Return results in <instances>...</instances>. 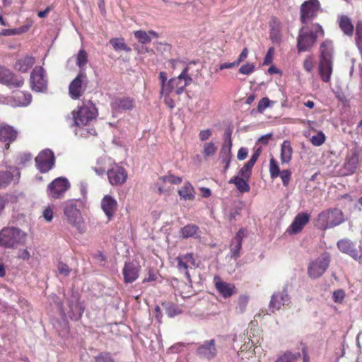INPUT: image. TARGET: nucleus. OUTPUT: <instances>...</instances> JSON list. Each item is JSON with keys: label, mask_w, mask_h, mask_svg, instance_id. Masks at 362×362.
<instances>
[{"label": "nucleus", "mask_w": 362, "mask_h": 362, "mask_svg": "<svg viewBox=\"0 0 362 362\" xmlns=\"http://www.w3.org/2000/svg\"><path fill=\"white\" fill-rule=\"evenodd\" d=\"M70 183L65 177H58L50 182L47 187V192L52 199H60L69 189Z\"/></svg>", "instance_id": "obj_12"}, {"label": "nucleus", "mask_w": 362, "mask_h": 362, "mask_svg": "<svg viewBox=\"0 0 362 362\" xmlns=\"http://www.w3.org/2000/svg\"><path fill=\"white\" fill-rule=\"evenodd\" d=\"M175 259L177 262L178 269H183L186 278L187 280L190 281V274L188 271V268L196 266L194 254L192 252H189L185 255H179Z\"/></svg>", "instance_id": "obj_21"}, {"label": "nucleus", "mask_w": 362, "mask_h": 362, "mask_svg": "<svg viewBox=\"0 0 362 362\" xmlns=\"http://www.w3.org/2000/svg\"><path fill=\"white\" fill-rule=\"evenodd\" d=\"M96 362H113L111 355L108 353H102L95 357Z\"/></svg>", "instance_id": "obj_56"}, {"label": "nucleus", "mask_w": 362, "mask_h": 362, "mask_svg": "<svg viewBox=\"0 0 362 362\" xmlns=\"http://www.w3.org/2000/svg\"><path fill=\"white\" fill-rule=\"evenodd\" d=\"M23 95L25 98L23 101H20V104L22 105H28L32 99V96L30 93H20L19 95L18 96V98H21V96Z\"/></svg>", "instance_id": "obj_63"}, {"label": "nucleus", "mask_w": 362, "mask_h": 362, "mask_svg": "<svg viewBox=\"0 0 362 362\" xmlns=\"http://www.w3.org/2000/svg\"><path fill=\"white\" fill-rule=\"evenodd\" d=\"M0 82L11 88L21 87L24 83V79L21 76H16L9 69L0 66Z\"/></svg>", "instance_id": "obj_18"}, {"label": "nucleus", "mask_w": 362, "mask_h": 362, "mask_svg": "<svg viewBox=\"0 0 362 362\" xmlns=\"http://www.w3.org/2000/svg\"><path fill=\"white\" fill-rule=\"evenodd\" d=\"M135 106L134 98L129 96L115 97L110 103L112 113L114 116L124 111L132 110Z\"/></svg>", "instance_id": "obj_13"}, {"label": "nucleus", "mask_w": 362, "mask_h": 362, "mask_svg": "<svg viewBox=\"0 0 362 362\" xmlns=\"http://www.w3.org/2000/svg\"><path fill=\"white\" fill-rule=\"evenodd\" d=\"M338 249L343 253H346L362 264V248H356L354 243L349 239L339 240L337 243Z\"/></svg>", "instance_id": "obj_14"}, {"label": "nucleus", "mask_w": 362, "mask_h": 362, "mask_svg": "<svg viewBox=\"0 0 362 362\" xmlns=\"http://www.w3.org/2000/svg\"><path fill=\"white\" fill-rule=\"evenodd\" d=\"M300 357V353H292L287 351L279 356L274 362H296Z\"/></svg>", "instance_id": "obj_40"}, {"label": "nucleus", "mask_w": 362, "mask_h": 362, "mask_svg": "<svg viewBox=\"0 0 362 362\" xmlns=\"http://www.w3.org/2000/svg\"><path fill=\"white\" fill-rule=\"evenodd\" d=\"M110 44L112 46L115 51L130 52L131 48L126 45L124 39L122 37H115L110 40Z\"/></svg>", "instance_id": "obj_38"}, {"label": "nucleus", "mask_w": 362, "mask_h": 362, "mask_svg": "<svg viewBox=\"0 0 362 362\" xmlns=\"http://www.w3.org/2000/svg\"><path fill=\"white\" fill-rule=\"evenodd\" d=\"M293 155V148L291 142L288 140L284 141L281 146V163H288Z\"/></svg>", "instance_id": "obj_34"}, {"label": "nucleus", "mask_w": 362, "mask_h": 362, "mask_svg": "<svg viewBox=\"0 0 362 362\" xmlns=\"http://www.w3.org/2000/svg\"><path fill=\"white\" fill-rule=\"evenodd\" d=\"M19 172L17 169H10L9 170L0 171V188L8 185L15 177L18 180Z\"/></svg>", "instance_id": "obj_31"}, {"label": "nucleus", "mask_w": 362, "mask_h": 362, "mask_svg": "<svg viewBox=\"0 0 362 362\" xmlns=\"http://www.w3.org/2000/svg\"><path fill=\"white\" fill-rule=\"evenodd\" d=\"M270 31H269V37L272 42L279 44L281 41V23L279 20L273 17L272 18V22L270 23Z\"/></svg>", "instance_id": "obj_29"}, {"label": "nucleus", "mask_w": 362, "mask_h": 362, "mask_svg": "<svg viewBox=\"0 0 362 362\" xmlns=\"http://www.w3.org/2000/svg\"><path fill=\"white\" fill-rule=\"evenodd\" d=\"M325 32L318 23L303 25L299 29L296 38V48L298 53L310 51L316 45L318 38L325 37Z\"/></svg>", "instance_id": "obj_1"}, {"label": "nucleus", "mask_w": 362, "mask_h": 362, "mask_svg": "<svg viewBox=\"0 0 362 362\" xmlns=\"http://www.w3.org/2000/svg\"><path fill=\"white\" fill-rule=\"evenodd\" d=\"M360 166V150L354 148L349 150L345 157L342 167L343 175H353Z\"/></svg>", "instance_id": "obj_10"}, {"label": "nucleus", "mask_w": 362, "mask_h": 362, "mask_svg": "<svg viewBox=\"0 0 362 362\" xmlns=\"http://www.w3.org/2000/svg\"><path fill=\"white\" fill-rule=\"evenodd\" d=\"M279 176H280L282 180L283 185L288 187L291 179V171L290 170H284Z\"/></svg>", "instance_id": "obj_50"}, {"label": "nucleus", "mask_w": 362, "mask_h": 362, "mask_svg": "<svg viewBox=\"0 0 362 362\" xmlns=\"http://www.w3.org/2000/svg\"><path fill=\"white\" fill-rule=\"evenodd\" d=\"M64 214L69 223L76 227L81 233L84 230L81 214L74 202L69 201L65 204Z\"/></svg>", "instance_id": "obj_9"}, {"label": "nucleus", "mask_w": 362, "mask_h": 362, "mask_svg": "<svg viewBox=\"0 0 362 362\" xmlns=\"http://www.w3.org/2000/svg\"><path fill=\"white\" fill-rule=\"evenodd\" d=\"M159 79L160 81L161 89L160 94H168V85L170 84V80L167 79V74L164 71L159 73Z\"/></svg>", "instance_id": "obj_42"}, {"label": "nucleus", "mask_w": 362, "mask_h": 362, "mask_svg": "<svg viewBox=\"0 0 362 362\" xmlns=\"http://www.w3.org/2000/svg\"><path fill=\"white\" fill-rule=\"evenodd\" d=\"M247 154H248L247 148H246L245 147H241L238 151L237 158L240 160H243L247 158Z\"/></svg>", "instance_id": "obj_62"}, {"label": "nucleus", "mask_w": 362, "mask_h": 362, "mask_svg": "<svg viewBox=\"0 0 362 362\" xmlns=\"http://www.w3.org/2000/svg\"><path fill=\"white\" fill-rule=\"evenodd\" d=\"M274 103V101L270 100L267 97H264L259 101L257 111L259 113H263L266 108L273 105Z\"/></svg>", "instance_id": "obj_45"}, {"label": "nucleus", "mask_w": 362, "mask_h": 362, "mask_svg": "<svg viewBox=\"0 0 362 362\" xmlns=\"http://www.w3.org/2000/svg\"><path fill=\"white\" fill-rule=\"evenodd\" d=\"M337 23L339 28L345 35L348 37H351L353 35L354 32V25L349 16L346 15H341L337 18Z\"/></svg>", "instance_id": "obj_30"}, {"label": "nucleus", "mask_w": 362, "mask_h": 362, "mask_svg": "<svg viewBox=\"0 0 362 362\" xmlns=\"http://www.w3.org/2000/svg\"><path fill=\"white\" fill-rule=\"evenodd\" d=\"M216 348L214 339L205 341L201 344L197 349V354L201 358L210 360L216 355Z\"/></svg>", "instance_id": "obj_24"}, {"label": "nucleus", "mask_w": 362, "mask_h": 362, "mask_svg": "<svg viewBox=\"0 0 362 362\" xmlns=\"http://www.w3.org/2000/svg\"><path fill=\"white\" fill-rule=\"evenodd\" d=\"M199 228L195 224H187L181 228L180 233L183 238H197L199 237Z\"/></svg>", "instance_id": "obj_35"}, {"label": "nucleus", "mask_w": 362, "mask_h": 362, "mask_svg": "<svg viewBox=\"0 0 362 362\" xmlns=\"http://www.w3.org/2000/svg\"><path fill=\"white\" fill-rule=\"evenodd\" d=\"M326 140L325 134L322 132H318L316 134L311 136L310 141L315 146H322Z\"/></svg>", "instance_id": "obj_43"}, {"label": "nucleus", "mask_w": 362, "mask_h": 362, "mask_svg": "<svg viewBox=\"0 0 362 362\" xmlns=\"http://www.w3.org/2000/svg\"><path fill=\"white\" fill-rule=\"evenodd\" d=\"M73 119L76 127L75 134L81 137H88L90 134L89 122L90 120V110L88 106L78 107L76 112H73Z\"/></svg>", "instance_id": "obj_5"}, {"label": "nucleus", "mask_w": 362, "mask_h": 362, "mask_svg": "<svg viewBox=\"0 0 362 362\" xmlns=\"http://www.w3.org/2000/svg\"><path fill=\"white\" fill-rule=\"evenodd\" d=\"M55 158L54 153L46 149L41 151L35 158L36 165L42 173L48 172L54 165Z\"/></svg>", "instance_id": "obj_15"}, {"label": "nucleus", "mask_w": 362, "mask_h": 362, "mask_svg": "<svg viewBox=\"0 0 362 362\" xmlns=\"http://www.w3.org/2000/svg\"><path fill=\"white\" fill-rule=\"evenodd\" d=\"M252 168L253 166L247 162L239 171L240 177H245L246 180H248L251 175Z\"/></svg>", "instance_id": "obj_49"}, {"label": "nucleus", "mask_w": 362, "mask_h": 362, "mask_svg": "<svg viewBox=\"0 0 362 362\" xmlns=\"http://www.w3.org/2000/svg\"><path fill=\"white\" fill-rule=\"evenodd\" d=\"M159 179L162 180L163 182H168L173 185L180 184L182 181V178L181 177L175 176L173 174L162 176Z\"/></svg>", "instance_id": "obj_46"}, {"label": "nucleus", "mask_w": 362, "mask_h": 362, "mask_svg": "<svg viewBox=\"0 0 362 362\" xmlns=\"http://www.w3.org/2000/svg\"><path fill=\"white\" fill-rule=\"evenodd\" d=\"M139 268L133 262H126L122 269L124 282L132 283L136 281L139 276Z\"/></svg>", "instance_id": "obj_26"}, {"label": "nucleus", "mask_w": 362, "mask_h": 362, "mask_svg": "<svg viewBox=\"0 0 362 362\" xmlns=\"http://www.w3.org/2000/svg\"><path fill=\"white\" fill-rule=\"evenodd\" d=\"M261 147H259L258 148H257L255 152L253 153V154L252 155L250 159L247 161V163L251 165L252 166H254V165L255 164V163L257 162L260 153H261Z\"/></svg>", "instance_id": "obj_58"}, {"label": "nucleus", "mask_w": 362, "mask_h": 362, "mask_svg": "<svg viewBox=\"0 0 362 362\" xmlns=\"http://www.w3.org/2000/svg\"><path fill=\"white\" fill-rule=\"evenodd\" d=\"M86 76L82 71L70 83L69 86V95L74 99H78L86 89V84L84 83Z\"/></svg>", "instance_id": "obj_16"}, {"label": "nucleus", "mask_w": 362, "mask_h": 362, "mask_svg": "<svg viewBox=\"0 0 362 362\" xmlns=\"http://www.w3.org/2000/svg\"><path fill=\"white\" fill-rule=\"evenodd\" d=\"M214 283L218 294L225 299L230 298L238 292V289L234 284L223 281L221 276L218 275L214 276Z\"/></svg>", "instance_id": "obj_17"}, {"label": "nucleus", "mask_w": 362, "mask_h": 362, "mask_svg": "<svg viewBox=\"0 0 362 362\" xmlns=\"http://www.w3.org/2000/svg\"><path fill=\"white\" fill-rule=\"evenodd\" d=\"M18 132L13 127L7 124L0 125V141L4 144V148L8 149L10 144L17 138Z\"/></svg>", "instance_id": "obj_23"}, {"label": "nucleus", "mask_w": 362, "mask_h": 362, "mask_svg": "<svg viewBox=\"0 0 362 362\" xmlns=\"http://www.w3.org/2000/svg\"><path fill=\"white\" fill-rule=\"evenodd\" d=\"M289 301V297L286 288L274 293L269 302V310L274 313Z\"/></svg>", "instance_id": "obj_22"}, {"label": "nucleus", "mask_w": 362, "mask_h": 362, "mask_svg": "<svg viewBox=\"0 0 362 362\" xmlns=\"http://www.w3.org/2000/svg\"><path fill=\"white\" fill-rule=\"evenodd\" d=\"M310 218V215L307 213L302 212L298 214L289 226L288 232L293 234L300 233L309 222Z\"/></svg>", "instance_id": "obj_25"}, {"label": "nucleus", "mask_w": 362, "mask_h": 362, "mask_svg": "<svg viewBox=\"0 0 362 362\" xmlns=\"http://www.w3.org/2000/svg\"><path fill=\"white\" fill-rule=\"evenodd\" d=\"M88 54L87 53L81 49L76 57V64L79 68L82 69L87 63Z\"/></svg>", "instance_id": "obj_48"}, {"label": "nucleus", "mask_w": 362, "mask_h": 362, "mask_svg": "<svg viewBox=\"0 0 362 362\" xmlns=\"http://www.w3.org/2000/svg\"><path fill=\"white\" fill-rule=\"evenodd\" d=\"M249 302V297L245 295H241L239 296L238 300V306L236 308L237 310L240 313H244L245 311L246 307Z\"/></svg>", "instance_id": "obj_47"}, {"label": "nucleus", "mask_w": 362, "mask_h": 362, "mask_svg": "<svg viewBox=\"0 0 362 362\" xmlns=\"http://www.w3.org/2000/svg\"><path fill=\"white\" fill-rule=\"evenodd\" d=\"M192 82V78L189 74V67L186 66L178 76L170 79L168 94L174 92L176 95H181Z\"/></svg>", "instance_id": "obj_6"}, {"label": "nucleus", "mask_w": 362, "mask_h": 362, "mask_svg": "<svg viewBox=\"0 0 362 362\" xmlns=\"http://www.w3.org/2000/svg\"><path fill=\"white\" fill-rule=\"evenodd\" d=\"M248 53V49L247 47H245L241 52L239 57H238L237 60L235 61L237 66H238L242 62H243L247 57Z\"/></svg>", "instance_id": "obj_61"}, {"label": "nucleus", "mask_w": 362, "mask_h": 362, "mask_svg": "<svg viewBox=\"0 0 362 362\" xmlns=\"http://www.w3.org/2000/svg\"><path fill=\"white\" fill-rule=\"evenodd\" d=\"M255 71V65L252 63L243 64L239 69V73L245 75H250Z\"/></svg>", "instance_id": "obj_51"}, {"label": "nucleus", "mask_w": 362, "mask_h": 362, "mask_svg": "<svg viewBox=\"0 0 362 362\" xmlns=\"http://www.w3.org/2000/svg\"><path fill=\"white\" fill-rule=\"evenodd\" d=\"M88 183L86 181H82L80 183V190L81 194L87 198Z\"/></svg>", "instance_id": "obj_64"}, {"label": "nucleus", "mask_w": 362, "mask_h": 362, "mask_svg": "<svg viewBox=\"0 0 362 362\" xmlns=\"http://www.w3.org/2000/svg\"><path fill=\"white\" fill-rule=\"evenodd\" d=\"M160 95L164 96V103L170 110L175 107V100L170 97V94H163Z\"/></svg>", "instance_id": "obj_59"}, {"label": "nucleus", "mask_w": 362, "mask_h": 362, "mask_svg": "<svg viewBox=\"0 0 362 362\" xmlns=\"http://www.w3.org/2000/svg\"><path fill=\"white\" fill-rule=\"evenodd\" d=\"M332 297L334 302L341 303L345 297V293L342 290H337L333 293Z\"/></svg>", "instance_id": "obj_57"}, {"label": "nucleus", "mask_w": 362, "mask_h": 362, "mask_svg": "<svg viewBox=\"0 0 362 362\" xmlns=\"http://www.w3.org/2000/svg\"><path fill=\"white\" fill-rule=\"evenodd\" d=\"M59 273L64 276H68L70 274L71 269L66 264L60 262L57 265Z\"/></svg>", "instance_id": "obj_53"}, {"label": "nucleus", "mask_w": 362, "mask_h": 362, "mask_svg": "<svg viewBox=\"0 0 362 362\" xmlns=\"http://www.w3.org/2000/svg\"><path fill=\"white\" fill-rule=\"evenodd\" d=\"M30 88L36 92H45L47 88L45 71L42 66H35L30 74Z\"/></svg>", "instance_id": "obj_11"}, {"label": "nucleus", "mask_w": 362, "mask_h": 362, "mask_svg": "<svg viewBox=\"0 0 362 362\" xmlns=\"http://www.w3.org/2000/svg\"><path fill=\"white\" fill-rule=\"evenodd\" d=\"M269 173L272 179L276 178L281 173L276 161L274 158H272L269 160Z\"/></svg>", "instance_id": "obj_44"}, {"label": "nucleus", "mask_w": 362, "mask_h": 362, "mask_svg": "<svg viewBox=\"0 0 362 362\" xmlns=\"http://www.w3.org/2000/svg\"><path fill=\"white\" fill-rule=\"evenodd\" d=\"M101 208L105 213L107 221H111L117 210L118 204L117 200L110 195H105L101 200Z\"/></svg>", "instance_id": "obj_20"}, {"label": "nucleus", "mask_w": 362, "mask_h": 362, "mask_svg": "<svg viewBox=\"0 0 362 362\" xmlns=\"http://www.w3.org/2000/svg\"><path fill=\"white\" fill-rule=\"evenodd\" d=\"M330 263L329 253L325 252L311 262L308 267V274L313 279L320 277L328 269Z\"/></svg>", "instance_id": "obj_7"}, {"label": "nucleus", "mask_w": 362, "mask_h": 362, "mask_svg": "<svg viewBox=\"0 0 362 362\" xmlns=\"http://www.w3.org/2000/svg\"><path fill=\"white\" fill-rule=\"evenodd\" d=\"M320 4L318 0L304 1L300 8V20L303 25H309L308 21L314 19L318 13Z\"/></svg>", "instance_id": "obj_8"}, {"label": "nucleus", "mask_w": 362, "mask_h": 362, "mask_svg": "<svg viewBox=\"0 0 362 362\" xmlns=\"http://www.w3.org/2000/svg\"><path fill=\"white\" fill-rule=\"evenodd\" d=\"M217 151V147L213 142H206L203 146L202 154L204 158L213 156Z\"/></svg>", "instance_id": "obj_41"}, {"label": "nucleus", "mask_w": 362, "mask_h": 362, "mask_svg": "<svg viewBox=\"0 0 362 362\" xmlns=\"http://www.w3.org/2000/svg\"><path fill=\"white\" fill-rule=\"evenodd\" d=\"M274 52V48L272 47H269L264 59V65H269L270 64H272L273 60Z\"/></svg>", "instance_id": "obj_54"}, {"label": "nucleus", "mask_w": 362, "mask_h": 362, "mask_svg": "<svg viewBox=\"0 0 362 362\" xmlns=\"http://www.w3.org/2000/svg\"><path fill=\"white\" fill-rule=\"evenodd\" d=\"M354 42L359 52L362 54V21H359L356 23L354 33Z\"/></svg>", "instance_id": "obj_39"}, {"label": "nucleus", "mask_w": 362, "mask_h": 362, "mask_svg": "<svg viewBox=\"0 0 362 362\" xmlns=\"http://www.w3.org/2000/svg\"><path fill=\"white\" fill-rule=\"evenodd\" d=\"M245 229H240L231 241L230 249L232 257L234 258H238L240 256V252L242 248L243 239L245 236Z\"/></svg>", "instance_id": "obj_27"}, {"label": "nucleus", "mask_w": 362, "mask_h": 362, "mask_svg": "<svg viewBox=\"0 0 362 362\" xmlns=\"http://www.w3.org/2000/svg\"><path fill=\"white\" fill-rule=\"evenodd\" d=\"M319 71L322 80L329 82L332 73V58L334 47L332 41L326 39L320 45Z\"/></svg>", "instance_id": "obj_2"}, {"label": "nucleus", "mask_w": 362, "mask_h": 362, "mask_svg": "<svg viewBox=\"0 0 362 362\" xmlns=\"http://www.w3.org/2000/svg\"><path fill=\"white\" fill-rule=\"evenodd\" d=\"M158 38L159 35L154 30H149L146 32L144 30H136L134 32V37L141 44H148L151 41V37Z\"/></svg>", "instance_id": "obj_33"}, {"label": "nucleus", "mask_w": 362, "mask_h": 362, "mask_svg": "<svg viewBox=\"0 0 362 362\" xmlns=\"http://www.w3.org/2000/svg\"><path fill=\"white\" fill-rule=\"evenodd\" d=\"M35 63V59L31 56L25 55L20 59H17L14 64V68L16 70L22 72L26 73L29 69H30Z\"/></svg>", "instance_id": "obj_28"}, {"label": "nucleus", "mask_w": 362, "mask_h": 362, "mask_svg": "<svg viewBox=\"0 0 362 362\" xmlns=\"http://www.w3.org/2000/svg\"><path fill=\"white\" fill-rule=\"evenodd\" d=\"M314 67V62L312 56H307L303 61V68L308 71L310 72L313 69Z\"/></svg>", "instance_id": "obj_52"}, {"label": "nucleus", "mask_w": 362, "mask_h": 362, "mask_svg": "<svg viewBox=\"0 0 362 362\" xmlns=\"http://www.w3.org/2000/svg\"><path fill=\"white\" fill-rule=\"evenodd\" d=\"M229 183H233L240 192H247L250 189L247 180L245 177L235 176L230 180Z\"/></svg>", "instance_id": "obj_37"}, {"label": "nucleus", "mask_w": 362, "mask_h": 362, "mask_svg": "<svg viewBox=\"0 0 362 362\" xmlns=\"http://www.w3.org/2000/svg\"><path fill=\"white\" fill-rule=\"evenodd\" d=\"M211 134H212V132H211V129H207L200 131V132L199 134V137L202 141H206L207 139H209V137L211 136Z\"/></svg>", "instance_id": "obj_60"}, {"label": "nucleus", "mask_w": 362, "mask_h": 362, "mask_svg": "<svg viewBox=\"0 0 362 362\" xmlns=\"http://www.w3.org/2000/svg\"><path fill=\"white\" fill-rule=\"evenodd\" d=\"M107 175L112 185H122L127 179V170L123 167L117 165L107 170Z\"/></svg>", "instance_id": "obj_19"}, {"label": "nucleus", "mask_w": 362, "mask_h": 362, "mask_svg": "<svg viewBox=\"0 0 362 362\" xmlns=\"http://www.w3.org/2000/svg\"><path fill=\"white\" fill-rule=\"evenodd\" d=\"M166 314L170 317H173L180 313H181V311L179 308H176L174 305H170L166 308Z\"/></svg>", "instance_id": "obj_55"}, {"label": "nucleus", "mask_w": 362, "mask_h": 362, "mask_svg": "<svg viewBox=\"0 0 362 362\" xmlns=\"http://www.w3.org/2000/svg\"><path fill=\"white\" fill-rule=\"evenodd\" d=\"M178 194L185 200H194L195 191L190 182H186L182 188L178 190Z\"/></svg>", "instance_id": "obj_36"}, {"label": "nucleus", "mask_w": 362, "mask_h": 362, "mask_svg": "<svg viewBox=\"0 0 362 362\" xmlns=\"http://www.w3.org/2000/svg\"><path fill=\"white\" fill-rule=\"evenodd\" d=\"M27 234L19 228H5L0 232V245L11 248L25 242Z\"/></svg>", "instance_id": "obj_4"}, {"label": "nucleus", "mask_w": 362, "mask_h": 362, "mask_svg": "<svg viewBox=\"0 0 362 362\" xmlns=\"http://www.w3.org/2000/svg\"><path fill=\"white\" fill-rule=\"evenodd\" d=\"M228 145H223L222 146L221 154L222 162L226 164L224 167V172H226L230 166V163L232 157L231 154V148H232V139H231V133L228 134Z\"/></svg>", "instance_id": "obj_32"}, {"label": "nucleus", "mask_w": 362, "mask_h": 362, "mask_svg": "<svg viewBox=\"0 0 362 362\" xmlns=\"http://www.w3.org/2000/svg\"><path fill=\"white\" fill-rule=\"evenodd\" d=\"M344 221L341 210L334 208L320 212L314 220V225L322 230L334 228Z\"/></svg>", "instance_id": "obj_3"}]
</instances>
